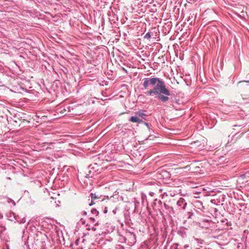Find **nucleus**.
Returning <instances> with one entry per match:
<instances>
[{
  "instance_id": "obj_17",
  "label": "nucleus",
  "mask_w": 249,
  "mask_h": 249,
  "mask_svg": "<svg viewBox=\"0 0 249 249\" xmlns=\"http://www.w3.org/2000/svg\"><path fill=\"white\" fill-rule=\"evenodd\" d=\"M90 221H91L92 222H94V221H95V219L93 217H90Z\"/></svg>"
},
{
  "instance_id": "obj_3",
  "label": "nucleus",
  "mask_w": 249,
  "mask_h": 249,
  "mask_svg": "<svg viewBox=\"0 0 249 249\" xmlns=\"http://www.w3.org/2000/svg\"><path fill=\"white\" fill-rule=\"evenodd\" d=\"M177 205L179 209L185 210V209H186L187 203L183 198H180L178 201H177Z\"/></svg>"
},
{
  "instance_id": "obj_24",
  "label": "nucleus",
  "mask_w": 249,
  "mask_h": 249,
  "mask_svg": "<svg viewBox=\"0 0 249 249\" xmlns=\"http://www.w3.org/2000/svg\"><path fill=\"white\" fill-rule=\"evenodd\" d=\"M22 218H20L19 216H18V219H21Z\"/></svg>"
},
{
  "instance_id": "obj_15",
  "label": "nucleus",
  "mask_w": 249,
  "mask_h": 249,
  "mask_svg": "<svg viewBox=\"0 0 249 249\" xmlns=\"http://www.w3.org/2000/svg\"><path fill=\"white\" fill-rule=\"evenodd\" d=\"M87 212L85 211L81 212L82 215H87Z\"/></svg>"
},
{
  "instance_id": "obj_9",
  "label": "nucleus",
  "mask_w": 249,
  "mask_h": 249,
  "mask_svg": "<svg viewBox=\"0 0 249 249\" xmlns=\"http://www.w3.org/2000/svg\"><path fill=\"white\" fill-rule=\"evenodd\" d=\"M195 240L196 241V243L198 245H202L203 244V240L202 239H200L197 238H194Z\"/></svg>"
},
{
  "instance_id": "obj_16",
  "label": "nucleus",
  "mask_w": 249,
  "mask_h": 249,
  "mask_svg": "<svg viewBox=\"0 0 249 249\" xmlns=\"http://www.w3.org/2000/svg\"><path fill=\"white\" fill-rule=\"evenodd\" d=\"M184 249H187L189 248V245L188 244L184 245Z\"/></svg>"
},
{
  "instance_id": "obj_13",
  "label": "nucleus",
  "mask_w": 249,
  "mask_h": 249,
  "mask_svg": "<svg viewBox=\"0 0 249 249\" xmlns=\"http://www.w3.org/2000/svg\"><path fill=\"white\" fill-rule=\"evenodd\" d=\"M130 236H131V237L133 238V241H134V242H135V239H136V236H135V233H130Z\"/></svg>"
},
{
  "instance_id": "obj_7",
  "label": "nucleus",
  "mask_w": 249,
  "mask_h": 249,
  "mask_svg": "<svg viewBox=\"0 0 249 249\" xmlns=\"http://www.w3.org/2000/svg\"><path fill=\"white\" fill-rule=\"evenodd\" d=\"M90 197H91L92 201L89 204V206H91L94 204V202H93V200H94L96 199H98V196L96 195L95 193H91L90 194Z\"/></svg>"
},
{
  "instance_id": "obj_5",
  "label": "nucleus",
  "mask_w": 249,
  "mask_h": 249,
  "mask_svg": "<svg viewBox=\"0 0 249 249\" xmlns=\"http://www.w3.org/2000/svg\"><path fill=\"white\" fill-rule=\"evenodd\" d=\"M129 121L133 122V123H138L142 122V119H140L137 116L131 117L130 119H129Z\"/></svg>"
},
{
  "instance_id": "obj_4",
  "label": "nucleus",
  "mask_w": 249,
  "mask_h": 249,
  "mask_svg": "<svg viewBox=\"0 0 249 249\" xmlns=\"http://www.w3.org/2000/svg\"><path fill=\"white\" fill-rule=\"evenodd\" d=\"M110 95L111 94H108L107 95L106 94H97L98 96L95 98L98 100H101L102 102H105L110 99V98H108Z\"/></svg>"
},
{
  "instance_id": "obj_23",
  "label": "nucleus",
  "mask_w": 249,
  "mask_h": 249,
  "mask_svg": "<svg viewBox=\"0 0 249 249\" xmlns=\"http://www.w3.org/2000/svg\"><path fill=\"white\" fill-rule=\"evenodd\" d=\"M122 92H123V91H122V90H121V91H120L119 92V93H122Z\"/></svg>"
},
{
  "instance_id": "obj_21",
  "label": "nucleus",
  "mask_w": 249,
  "mask_h": 249,
  "mask_svg": "<svg viewBox=\"0 0 249 249\" xmlns=\"http://www.w3.org/2000/svg\"><path fill=\"white\" fill-rule=\"evenodd\" d=\"M145 126H147L148 127V125L147 123H145Z\"/></svg>"
},
{
  "instance_id": "obj_10",
  "label": "nucleus",
  "mask_w": 249,
  "mask_h": 249,
  "mask_svg": "<svg viewBox=\"0 0 249 249\" xmlns=\"http://www.w3.org/2000/svg\"><path fill=\"white\" fill-rule=\"evenodd\" d=\"M151 37V32H148L147 33H146L145 34V35L144 36V39H150Z\"/></svg>"
},
{
  "instance_id": "obj_18",
  "label": "nucleus",
  "mask_w": 249,
  "mask_h": 249,
  "mask_svg": "<svg viewBox=\"0 0 249 249\" xmlns=\"http://www.w3.org/2000/svg\"><path fill=\"white\" fill-rule=\"evenodd\" d=\"M123 88H124V89H127V86H126V85H124V86H123Z\"/></svg>"
},
{
  "instance_id": "obj_11",
  "label": "nucleus",
  "mask_w": 249,
  "mask_h": 249,
  "mask_svg": "<svg viewBox=\"0 0 249 249\" xmlns=\"http://www.w3.org/2000/svg\"><path fill=\"white\" fill-rule=\"evenodd\" d=\"M91 213L92 214L95 215H98V211H97L96 209H94L91 210Z\"/></svg>"
},
{
  "instance_id": "obj_14",
  "label": "nucleus",
  "mask_w": 249,
  "mask_h": 249,
  "mask_svg": "<svg viewBox=\"0 0 249 249\" xmlns=\"http://www.w3.org/2000/svg\"><path fill=\"white\" fill-rule=\"evenodd\" d=\"M178 244H175V246H173V249H179L178 248Z\"/></svg>"
},
{
  "instance_id": "obj_1",
  "label": "nucleus",
  "mask_w": 249,
  "mask_h": 249,
  "mask_svg": "<svg viewBox=\"0 0 249 249\" xmlns=\"http://www.w3.org/2000/svg\"><path fill=\"white\" fill-rule=\"evenodd\" d=\"M141 80V89L146 90L147 93H170L169 87L161 78L151 76Z\"/></svg>"
},
{
  "instance_id": "obj_2",
  "label": "nucleus",
  "mask_w": 249,
  "mask_h": 249,
  "mask_svg": "<svg viewBox=\"0 0 249 249\" xmlns=\"http://www.w3.org/2000/svg\"><path fill=\"white\" fill-rule=\"evenodd\" d=\"M6 216H7L8 219L11 221L16 220L17 222L19 223H24L26 222V220H25L24 217H23L21 219H18V215H16L13 212H10L7 213V214H6Z\"/></svg>"
},
{
  "instance_id": "obj_12",
  "label": "nucleus",
  "mask_w": 249,
  "mask_h": 249,
  "mask_svg": "<svg viewBox=\"0 0 249 249\" xmlns=\"http://www.w3.org/2000/svg\"><path fill=\"white\" fill-rule=\"evenodd\" d=\"M163 206H164V208H165L167 210H169L170 209L172 210V207L166 204L165 203H164Z\"/></svg>"
},
{
  "instance_id": "obj_22",
  "label": "nucleus",
  "mask_w": 249,
  "mask_h": 249,
  "mask_svg": "<svg viewBox=\"0 0 249 249\" xmlns=\"http://www.w3.org/2000/svg\"><path fill=\"white\" fill-rule=\"evenodd\" d=\"M107 213V209H105V213Z\"/></svg>"
},
{
  "instance_id": "obj_6",
  "label": "nucleus",
  "mask_w": 249,
  "mask_h": 249,
  "mask_svg": "<svg viewBox=\"0 0 249 249\" xmlns=\"http://www.w3.org/2000/svg\"><path fill=\"white\" fill-rule=\"evenodd\" d=\"M158 99L165 102L168 101V99H169V97L167 96H164L163 94H158Z\"/></svg>"
},
{
  "instance_id": "obj_8",
  "label": "nucleus",
  "mask_w": 249,
  "mask_h": 249,
  "mask_svg": "<svg viewBox=\"0 0 249 249\" xmlns=\"http://www.w3.org/2000/svg\"><path fill=\"white\" fill-rule=\"evenodd\" d=\"M137 114L139 116V117H142V118L143 119H145L146 115L142 112H137Z\"/></svg>"
},
{
  "instance_id": "obj_19",
  "label": "nucleus",
  "mask_w": 249,
  "mask_h": 249,
  "mask_svg": "<svg viewBox=\"0 0 249 249\" xmlns=\"http://www.w3.org/2000/svg\"><path fill=\"white\" fill-rule=\"evenodd\" d=\"M159 204L161 205L162 204V202L160 200L159 201Z\"/></svg>"
},
{
  "instance_id": "obj_20",
  "label": "nucleus",
  "mask_w": 249,
  "mask_h": 249,
  "mask_svg": "<svg viewBox=\"0 0 249 249\" xmlns=\"http://www.w3.org/2000/svg\"><path fill=\"white\" fill-rule=\"evenodd\" d=\"M81 221L82 223H83V224H85V222L82 221V218L81 219Z\"/></svg>"
}]
</instances>
